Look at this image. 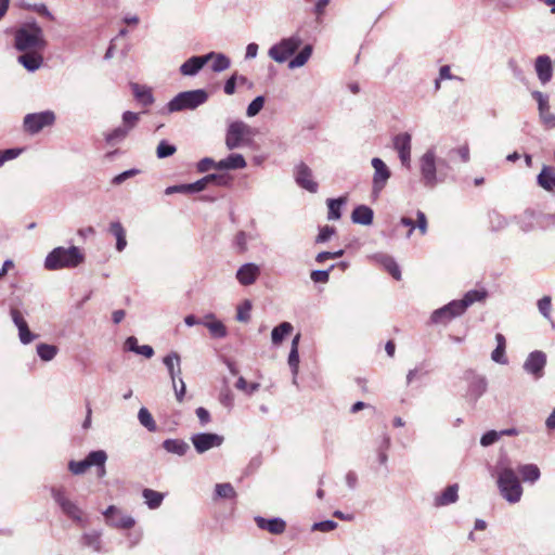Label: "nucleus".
Segmentation results:
<instances>
[{
  "label": "nucleus",
  "instance_id": "obj_1",
  "mask_svg": "<svg viewBox=\"0 0 555 555\" xmlns=\"http://www.w3.org/2000/svg\"><path fill=\"white\" fill-rule=\"evenodd\" d=\"M418 163L421 180L424 186L434 189L439 183L446 181L450 166L447 159L438 158L435 146L427 149L420 157Z\"/></svg>",
  "mask_w": 555,
  "mask_h": 555
},
{
  "label": "nucleus",
  "instance_id": "obj_2",
  "mask_svg": "<svg viewBox=\"0 0 555 555\" xmlns=\"http://www.w3.org/2000/svg\"><path fill=\"white\" fill-rule=\"evenodd\" d=\"M14 47L22 52L41 51L47 47L42 28L36 23H26L14 34Z\"/></svg>",
  "mask_w": 555,
  "mask_h": 555
},
{
  "label": "nucleus",
  "instance_id": "obj_3",
  "mask_svg": "<svg viewBox=\"0 0 555 555\" xmlns=\"http://www.w3.org/2000/svg\"><path fill=\"white\" fill-rule=\"evenodd\" d=\"M85 260V255L77 246L55 247L44 259V268L50 271L76 268Z\"/></svg>",
  "mask_w": 555,
  "mask_h": 555
},
{
  "label": "nucleus",
  "instance_id": "obj_4",
  "mask_svg": "<svg viewBox=\"0 0 555 555\" xmlns=\"http://www.w3.org/2000/svg\"><path fill=\"white\" fill-rule=\"evenodd\" d=\"M498 488L501 495L512 504L520 501L522 487L516 472L508 466H503L498 473Z\"/></svg>",
  "mask_w": 555,
  "mask_h": 555
},
{
  "label": "nucleus",
  "instance_id": "obj_5",
  "mask_svg": "<svg viewBox=\"0 0 555 555\" xmlns=\"http://www.w3.org/2000/svg\"><path fill=\"white\" fill-rule=\"evenodd\" d=\"M254 134V129L246 122L241 120L232 121L227 128L224 144L230 151L249 146Z\"/></svg>",
  "mask_w": 555,
  "mask_h": 555
},
{
  "label": "nucleus",
  "instance_id": "obj_6",
  "mask_svg": "<svg viewBox=\"0 0 555 555\" xmlns=\"http://www.w3.org/2000/svg\"><path fill=\"white\" fill-rule=\"evenodd\" d=\"M208 100V94L203 89L183 91L178 93L167 104L168 113L195 109Z\"/></svg>",
  "mask_w": 555,
  "mask_h": 555
},
{
  "label": "nucleus",
  "instance_id": "obj_7",
  "mask_svg": "<svg viewBox=\"0 0 555 555\" xmlns=\"http://www.w3.org/2000/svg\"><path fill=\"white\" fill-rule=\"evenodd\" d=\"M301 42L297 35L283 38L269 49L268 55L276 63H284L299 49Z\"/></svg>",
  "mask_w": 555,
  "mask_h": 555
},
{
  "label": "nucleus",
  "instance_id": "obj_8",
  "mask_svg": "<svg viewBox=\"0 0 555 555\" xmlns=\"http://www.w3.org/2000/svg\"><path fill=\"white\" fill-rule=\"evenodd\" d=\"M374 169L372 178V195L378 197L391 177V171L382 158L374 157L371 160Z\"/></svg>",
  "mask_w": 555,
  "mask_h": 555
},
{
  "label": "nucleus",
  "instance_id": "obj_9",
  "mask_svg": "<svg viewBox=\"0 0 555 555\" xmlns=\"http://www.w3.org/2000/svg\"><path fill=\"white\" fill-rule=\"evenodd\" d=\"M51 495L66 516H68L74 521L80 522L82 520L81 509L75 502L70 501L66 496L64 488H51Z\"/></svg>",
  "mask_w": 555,
  "mask_h": 555
},
{
  "label": "nucleus",
  "instance_id": "obj_10",
  "mask_svg": "<svg viewBox=\"0 0 555 555\" xmlns=\"http://www.w3.org/2000/svg\"><path fill=\"white\" fill-rule=\"evenodd\" d=\"M195 451L203 454L211 449L219 448L224 442V437L216 433H197L190 437Z\"/></svg>",
  "mask_w": 555,
  "mask_h": 555
},
{
  "label": "nucleus",
  "instance_id": "obj_11",
  "mask_svg": "<svg viewBox=\"0 0 555 555\" xmlns=\"http://www.w3.org/2000/svg\"><path fill=\"white\" fill-rule=\"evenodd\" d=\"M55 121V114L52 111L27 114L24 117V128L27 132L35 134L44 127L52 126Z\"/></svg>",
  "mask_w": 555,
  "mask_h": 555
},
{
  "label": "nucleus",
  "instance_id": "obj_12",
  "mask_svg": "<svg viewBox=\"0 0 555 555\" xmlns=\"http://www.w3.org/2000/svg\"><path fill=\"white\" fill-rule=\"evenodd\" d=\"M465 379L468 382L466 398L469 402L475 403L487 391V378L473 371H468L465 373Z\"/></svg>",
  "mask_w": 555,
  "mask_h": 555
},
{
  "label": "nucleus",
  "instance_id": "obj_13",
  "mask_svg": "<svg viewBox=\"0 0 555 555\" xmlns=\"http://www.w3.org/2000/svg\"><path fill=\"white\" fill-rule=\"evenodd\" d=\"M546 365V354L543 351L535 350L528 354L524 362V370L531 375L535 380L544 375Z\"/></svg>",
  "mask_w": 555,
  "mask_h": 555
},
{
  "label": "nucleus",
  "instance_id": "obj_14",
  "mask_svg": "<svg viewBox=\"0 0 555 555\" xmlns=\"http://www.w3.org/2000/svg\"><path fill=\"white\" fill-rule=\"evenodd\" d=\"M103 516L108 526L118 529H130L134 526L135 520L130 515H124L121 511L115 505H109L104 512Z\"/></svg>",
  "mask_w": 555,
  "mask_h": 555
},
{
  "label": "nucleus",
  "instance_id": "obj_15",
  "mask_svg": "<svg viewBox=\"0 0 555 555\" xmlns=\"http://www.w3.org/2000/svg\"><path fill=\"white\" fill-rule=\"evenodd\" d=\"M464 313V310L462 309L461 305L457 300H452L448 305L436 309L431 315L430 321L434 324H447L452 319L460 317Z\"/></svg>",
  "mask_w": 555,
  "mask_h": 555
},
{
  "label": "nucleus",
  "instance_id": "obj_16",
  "mask_svg": "<svg viewBox=\"0 0 555 555\" xmlns=\"http://www.w3.org/2000/svg\"><path fill=\"white\" fill-rule=\"evenodd\" d=\"M296 183L310 193H317L319 184L313 180L312 170L305 164L300 163L296 166L294 172Z\"/></svg>",
  "mask_w": 555,
  "mask_h": 555
},
{
  "label": "nucleus",
  "instance_id": "obj_17",
  "mask_svg": "<svg viewBox=\"0 0 555 555\" xmlns=\"http://www.w3.org/2000/svg\"><path fill=\"white\" fill-rule=\"evenodd\" d=\"M534 69L539 81L542 85H546L551 81L553 75L552 60L548 55H539L535 59Z\"/></svg>",
  "mask_w": 555,
  "mask_h": 555
},
{
  "label": "nucleus",
  "instance_id": "obj_18",
  "mask_svg": "<svg viewBox=\"0 0 555 555\" xmlns=\"http://www.w3.org/2000/svg\"><path fill=\"white\" fill-rule=\"evenodd\" d=\"M260 275V267L254 262H248L240 267L236 272L237 281L244 285H251Z\"/></svg>",
  "mask_w": 555,
  "mask_h": 555
},
{
  "label": "nucleus",
  "instance_id": "obj_19",
  "mask_svg": "<svg viewBox=\"0 0 555 555\" xmlns=\"http://www.w3.org/2000/svg\"><path fill=\"white\" fill-rule=\"evenodd\" d=\"M163 363L166 366L170 379L172 382V387L176 388V380L181 377V358L178 352L172 351L168 353L164 359Z\"/></svg>",
  "mask_w": 555,
  "mask_h": 555
},
{
  "label": "nucleus",
  "instance_id": "obj_20",
  "mask_svg": "<svg viewBox=\"0 0 555 555\" xmlns=\"http://www.w3.org/2000/svg\"><path fill=\"white\" fill-rule=\"evenodd\" d=\"M210 61L209 55L192 56L180 66L183 76H195Z\"/></svg>",
  "mask_w": 555,
  "mask_h": 555
},
{
  "label": "nucleus",
  "instance_id": "obj_21",
  "mask_svg": "<svg viewBox=\"0 0 555 555\" xmlns=\"http://www.w3.org/2000/svg\"><path fill=\"white\" fill-rule=\"evenodd\" d=\"M257 526L262 530H268L272 534H281L285 531L286 522L282 518L266 519L261 516L255 518Z\"/></svg>",
  "mask_w": 555,
  "mask_h": 555
},
{
  "label": "nucleus",
  "instance_id": "obj_22",
  "mask_svg": "<svg viewBox=\"0 0 555 555\" xmlns=\"http://www.w3.org/2000/svg\"><path fill=\"white\" fill-rule=\"evenodd\" d=\"M247 166V163L242 154L232 153L228 157L217 163L218 170H236L243 169Z\"/></svg>",
  "mask_w": 555,
  "mask_h": 555
},
{
  "label": "nucleus",
  "instance_id": "obj_23",
  "mask_svg": "<svg viewBox=\"0 0 555 555\" xmlns=\"http://www.w3.org/2000/svg\"><path fill=\"white\" fill-rule=\"evenodd\" d=\"M203 325L208 328L211 336L215 338H223L228 334L224 324L221 321L216 320L215 314L212 313H208L204 317Z\"/></svg>",
  "mask_w": 555,
  "mask_h": 555
},
{
  "label": "nucleus",
  "instance_id": "obj_24",
  "mask_svg": "<svg viewBox=\"0 0 555 555\" xmlns=\"http://www.w3.org/2000/svg\"><path fill=\"white\" fill-rule=\"evenodd\" d=\"M457 492H459L457 483L448 486L441 492V494H439L435 498V502H434L435 506L440 507V506H447V505L455 503L459 499Z\"/></svg>",
  "mask_w": 555,
  "mask_h": 555
},
{
  "label": "nucleus",
  "instance_id": "obj_25",
  "mask_svg": "<svg viewBox=\"0 0 555 555\" xmlns=\"http://www.w3.org/2000/svg\"><path fill=\"white\" fill-rule=\"evenodd\" d=\"M373 209L365 205L357 206L351 214V220L357 224L370 225L373 222Z\"/></svg>",
  "mask_w": 555,
  "mask_h": 555
},
{
  "label": "nucleus",
  "instance_id": "obj_26",
  "mask_svg": "<svg viewBox=\"0 0 555 555\" xmlns=\"http://www.w3.org/2000/svg\"><path fill=\"white\" fill-rule=\"evenodd\" d=\"M537 181L545 191H555V169L548 166H543L541 172L538 175Z\"/></svg>",
  "mask_w": 555,
  "mask_h": 555
},
{
  "label": "nucleus",
  "instance_id": "obj_27",
  "mask_svg": "<svg viewBox=\"0 0 555 555\" xmlns=\"http://www.w3.org/2000/svg\"><path fill=\"white\" fill-rule=\"evenodd\" d=\"M374 259L379 262L397 281L401 280V271L395 259L386 254H376Z\"/></svg>",
  "mask_w": 555,
  "mask_h": 555
},
{
  "label": "nucleus",
  "instance_id": "obj_28",
  "mask_svg": "<svg viewBox=\"0 0 555 555\" xmlns=\"http://www.w3.org/2000/svg\"><path fill=\"white\" fill-rule=\"evenodd\" d=\"M163 448L168 452L179 456H183L190 450V446L182 439H166Z\"/></svg>",
  "mask_w": 555,
  "mask_h": 555
},
{
  "label": "nucleus",
  "instance_id": "obj_29",
  "mask_svg": "<svg viewBox=\"0 0 555 555\" xmlns=\"http://www.w3.org/2000/svg\"><path fill=\"white\" fill-rule=\"evenodd\" d=\"M17 61L29 72L39 69L43 63V59L40 54L28 53V51L20 55Z\"/></svg>",
  "mask_w": 555,
  "mask_h": 555
},
{
  "label": "nucleus",
  "instance_id": "obj_30",
  "mask_svg": "<svg viewBox=\"0 0 555 555\" xmlns=\"http://www.w3.org/2000/svg\"><path fill=\"white\" fill-rule=\"evenodd\" d=\"M109 232L116 238V249L122 251L127 246L126 231L119 221H114L109 224Z\"/></svg>",
  "mask_w": 555,
  "mask_h": 555
},
{
  "label": "nucleus",
  "instance_id": "obj_31",
  "mask_svg": "<svg viewBox=\"0 0 555 555\" xmlns=\"http://www.w3.org/2000/svg\"><path fill=\"white\" fill-rule=\"evenodd\" d=\"M142 496L150 509L158 508L165 498L164 493L147 488L142 491Z\"/></svg>",
  "mask_w": 555,
  "mask_h": 555
},
{
  "label": "nucleus",
  "instance_id": "obj_32",
  "mask_svg": "<svg viewBox=\"0 0 555 555\" xmlns=\"http://www.w3.org/2000/svg\"><path fill=\"white\" fill-rule=\"evenodd\" d=\"M293 325L289 322H282L271 332V340L273 345H280L285 336L293 332Z\"/></svg>",
  "mask_w": 555,
  "mask_h": 555
},
{
  "label": "nucleus",
  "instance_id": "obj_33",
  "mask_svg": "<svg viewBox=\"0 0 555 555\" xmlns=\"http://www.w3.org/2000/svg\"><path fill=\"white\" fill-rule=\"evenodd\" d=\"M128 134H129V132L120 126V127L113 129L109 132H106L104 134V139H105V142L107 145L116 146V145L120 144L121 142H124L125 139L128 137Z\"/></svg>",
  "mask_w": 555,
  "mask_h": 555
},
{
  "label": "nucleus",
  "instance_id": "obj_34",
  "mask_svg": "<svg viewBox=\"0 0 555 555\" xmlns=\"http://www.w3.org/2000/svg\"><path fill=\"white\" fill-rule=\"evenodd\" d=\"M132 91L135 99L144 106H149L154 102V96L150 88L140 86L138 83L132 85Z\"/></svg>",
  "mask_w": 555,
  "mask_h": 555
},
{
  "label": "nucleus",
  "instance_id": "obj_35",
  "mask_svg": "<svg viewBox=\"0 0 555 555\" xmlns=\"http://www.w3.org/2000/svg\"><path fill=\"white\" fill-rule=\"evenodd\" d=\"M347 203L346 196H340L338 198H331L327 199V207H328V220H338L341 217V206Z\"/></svg>",
  "mask_w": 555,
  "mask_h": 555
},
{
  "label": "nucleus",
  "instance_id": "obj_36",
  "mask_svg": "<svg viewBox=\"0 0 555 555\" xmlns=\"http://www.w3.org/2000/svg\"><path fill=\"white\" fill-rule=\"evenodd\" d=\"M206 55L212 60L211 69L216 73L223 72L231 65L230 59L223 53L209 52Z\"/></svg>",
  "mask_w": 555,
  "mask_h": 555
},
{
  "label": "nucleus",
  "instance_id": "obj_37",
  "mask_svg": "<svg viewBox=\"0 0 555 555\" xmlns=\"http://www.w3.org/2000/svg\"><path fill=\"white\" fill-rule=\"evenodd\" d=\"M486 296H487V293L485 291L473 289V291L467 292L464 295V297L457 301L465 312L469 306H472L473 304H475L477 301L483 300L486 298Z\"/></svg>",
  "mask_w": 555,
  "mask_h": 555
},
{
  "label": "nucleus",
  "instance_id": "obj_38",
  "mask_svg": "<svg viewBox=\"0 0 555 555\" xmlns=\"http://www.w3.org/2000/svg\"><path fill=\"white\" fill-rule=\"evenodd\" d=\"M518 472L521 475L524 481L532 483L539 480L541 476L540 469L535 464L521 465L519 466Z\"/></svg>",
  "mask_w": 555,
  "mask_h": 555
},
{
  "label": "nucleus",
  "instance_id": "obj_39",
  "mask_svg": "<svg viewBox=\"0 0 555 555\" xmlns=\"http://www.w3.org/2000/svg\"><path fill=\"white\" fill-rule=\"evenodd\" d=\"M311 54H312V47L309 44L305 46L299 51V53L294 59H292L289 61L288 68L295 69V68H299V67L304 66L310 59Z\"/></svg>",
  "mask_w": 555,
  "mask_h": 555
},
{
  "label": "nucleus",
  "instance_id": "obj_40",
  "mask_svg": "<svg viewBox=\"0 0 555 555\" xmlns=\"http://www.w3.org/2000/svg\"><path fill=\"white\" fill-rule=\"evenodd\" d=\"M82 543L94 552H102V541L100 531H90L82 535Z\"/></svg>",
  "mask_w": 555,
  "mask_h": 555
},
{
  "label": "nucleus",
  "instance_id": "obj_41",
  "mask_svg": "<svg viewBox=\"0 0 555 555\" xmlns=\"http://www.w3.org/2000/svg\"><path fill=\"white\" fill-rule=\"evenodd\" d=\"M36 349L38 357L46 362L53 360L59 351L56 346L44 343L37 345Z\"/></svg>",
  "mask_w": 555,
  "mask_h": 555
},
{
  "label": "nucleus",
  "instance_id": "obj_42",
  "mask_svg": "<svg viewBox=\"0 0 555 555\" xmlns=\"http://www.w3.org/2000/svg\"><path fill=\"white\" fill-rule=\"evenodd\" d=\"M412 137L408 132H402L393 138V147L398 153L411 151Z\"/></svg>",
  "mask_w": 555,
  "mask_h": 555
},
{
  "label": "nucleus",
  "instance_id": "obj_43",
  "mask_svg": "<svg viewBox=\"0 0 555 555\" xmlns=\"http://www.w3.org/2000/svg\"><path fill=\"white\" fill-rule=\"evenodd\" d=\"M140 424L145 427L149 431H156V423L146 408H141L138 413Z\"/></svg>",
  "mask_w": 555,
  "mask_h": 555
},
{
  "label": "nucleus",
  "instance_id": "obj_44",
  "mask_svg": "<svg viewBox=\"0 0 555 555\" xmlns=\"http://www.w3.org/2000/svg\"><path fill=\"white\" fill-rule=\"evenodd\" d=\"M107 460V454L103 450L91 451L87 456L86 461L89 463V467L103 466Z\"/></svg>",
  "mask_w": 555,
  "mask_h": 555
},
{
  "label": "nucleus",
  "instance_id": "obj_45",
  "mask_svg": "<svg viewBox=\"0 0 555 555\" xmlns=\"http://www.w3.org/2000/svg\"><path fill=\"white\" fill-rule=\"evenodd\" d=\"M216 498L220 499H233L236 495V492L233 486L229 482L217 483L215 487Z\"/></svg>",
  "mask_w": 555,
  "mask_h": 555
},
{
  "label": "nucleus",
  "instance_id": "obj_46",
  "mask_svg": "<svg viewBox=\"0 0 555 555\" xmlns=\"http://www.w3.org/2000/svg\"><path fill=\"white\" fill-rule=\"evenodd\" d=\"M287 362H288V365H289L292 374H293V384H297V375H298V371H299V352H298V350H295V348H291Z\"/></svg>",
  "mask_w": 555,
  "mask_h": 555
},
{
  "label": "nucleus",
  "instance_id": "obj_47",
  "mask_svg": "<svg viewBox=\"0 0 555 555\" xmlns=\"http://www.w3.org/2000/svg\"><path fill=\"white\" fill-rule=\"evenodd\" d=\"M122 128L130 132L139 122L140 114L127 111L121 116Z\"/></svg>",
  "mask_w": 555,
  "mask_h": 555
},
{
  "label": "nucleus",
  "instance_id": "obj_48",
  "mask_svg": "<svg viewBox=\"0 0 555 555\" xmlns=\"http://www.w3.org/2000/svg\"><path fill=\"white\" fill-rule=\"evenodd\" d=\"M176 151L177 149L175 145H171L167 141L163 140L157 145L156 155L158 158H166L173 155Z\"/></svg>",
  "mask_w": 555,
  "mask_h": 555
},
{
  "label": "nucleus",
  "instance_id": "obj_49",
  "mask_svg": "<svg viewBox=\"0 0 555 555\" xmlns=\"http://www.w3.org/2000/svg\"><path fill=\"white\" fill-rule=\"evenodd\" d=\"M264 105V98L262 95L256 96L247 106L246 115L248 117L256 116Z\"/></svg>",
  "mask_w": 555,
  "mask_h": 555
},
{
  "label": "nucleus",
  "instance_id": "obj_50",
  "mask_svg": "<svg viewBox=\"0 0 555 555\" xmlns=\"http://www.w3.org/2000/svg\"><path fill=\"white\" fill-rule=\"evenodd\" d=\"M251 304L249 300H245L238 308L236 313V320L240 322H248L250 320Z\"/></svg>",
  "mask_w": 555,
  "mask_h": 555
},
{
  "label": "nucleus",
  "instance_id": "obj_51",
  "mask_svg": "<svg viewBox=\"0 0 555 555\" xmlns=\"http://www.w3.org/2000/svg\"><path fill=\"white\" fill-rule=\"evenodd\" d=\"M540 313L547 320L551 319L552 300L550 296H544L538 301Z\"/></svg>",
  "mask_w": 555,
  "mask_h": 555
},
{
  "label": "nucleus",
  "instance_id": "obj_52",
  "mask_svg": "<svg viewBox=\"0 0 555 555\" xmlns=\"http://www.w3.org/2000/svg\"><path fill=\"white\" fill-rule=\"evenodd\" d=\"M90 468L89 463H87L86 459L82 461H70L68 463V469L74 475H82L86 473V470Z\"/></svg>",
  "mask_w": 555,
  "mask_h": 555
},
{
  "label": "nucleus",
  "instance_id": "obj_53",
  "mask_svg": "<svg viewBox=\"0 0 555 555\" xmlns=\"http://www.w3.org/2000/svg\"><path fill=\"white\" fill-rule=\"evenodd\" d=\"M209 179H211V177L205 176L193 183H188L189 193H198L204 191L209 185Z\"/></svg>",
  "mask_w": 555,
  "mask_h": 555
},
{
  "label": "nucleus",
  "instance_id": "obj_54",
  "mask_svg": "<svg viewBox=\"0 0 555 555\" xmlns=\"http://www.w3.org/2000/svg\"><path fill=\"white\" fill-rule=\"evenodd\" d=\"M207 177H211V179H209V184L214 183L218 186H229L232 183V178L228 175L210 173L207 175Z\"/></svg>",
  "mask_w": 555,
  "mask_h": 555
},
{
  "label": "nucleus",
  "instance_id": "obj_55",
  "mask_svg": "<svg viewBox=\"0 0 555 555\" xmlns=\"http://www.w3.org/2000/svg\"><path fill=\"white\" fill-rule=\"evenodd\" d=\"M501 437L500 431L496 430H489L486 434L482 435L480 439V444L482 447H489L493 443H495Z\"/></svg>",
  "mask_w": 555,
  "mask_h": 555
},
{
  "label": "nucleus",
  "instance_id": "obj_56",
  "mask_svg": "<svg viewBox=\"0 0 555 555\" xmlns=\"http://www.w3.org/2000/svg\"><path fill=\"white\" fill-rule=\"evenodd\" d=\"M334 268L332 264L328 270H314L311 272V280L314 283H326L330 279V271Z\"/></svg>",
  "mask_w": 555,
  "mask_h": 555
},
{
  "label": "nucleus",
  "instance_id": "obj_57",
  "mask_svg": "<svg viewBox=\"0 0 555 555\" xmlns=\"http://www.w3.org/2000/svg\"><path fill=\"white\" fill-rule=\"evenodd\" d=\"M531 95L538 102L539 113L550 108L548 96L546 94L541 91H533Z\"/></svg>",
  "mask_w": 555,
  "mask_h": 555
},
{
  "label": "nucleus",
  "instance_id": "obj_58",
  "mask_svg": "<svg viewBox=\"0 0 555 555\" xmlns=\"http://www.w3.org/2000/svg\"><path fill=\"white\" fill-rule=\"evenodd\" d=\"M336 527H337V522H335L334 520H323V521L314 522L312 525V530L330 532V531L336 529Z\"/></svg>",
  "mask_w": 555,
  "mask_h": 555
},
{
  "label": "nucleus",
  "instance_id": "obj_59",
  "mask_svg": "<svg viewBox=\"0 0 555 555\" xmlns=\"http://www.w3.org/2000/svg\"><path fill=\"white\" fill-rule=\"evenodd\" d=\"M344 249H339L336 251H321L317 255L315 261L319 263H323L327 259L340 258L344 255Z\"/></svg>",
  "mask_w": 555,
  "mask_h": 555
},
{
  "label": "nucleus",
  "instance_id": "obj_60",
  "mask_svg": "<svg viewBox=\"0 0 555 555\" xmlns=\"http://www.w3.org/2000/svg\"><path fill=\"white\" fill-rule=\"evenodd\" d=\"M21 152L22 150L20 149H8L0 151V167L3 166L5 162L16 158Z\"/></svg>",
  "mask_w": 555,
  "mask_h": 555
},
{
  "label": "nucleus",
  "instance_id": "obj_61",
  "mask_svg": "<svg viewBox=\"0 0 555 555\" xmlns=\"http://www.w3.org/2000/svg\"><path fill=\"white\" fill-rule=\"evenodd\" d=\"M18 337L22 344L27 345L31 343L37 335L33 334L29 328L28 324L26 326H20L18 328Z\"/></svg>",
  "mask_w": 555,
  "mask_h": 555
},
{
  "label": "nucleus",
  "instance_id": "obj_62",
  "mask_svg": "<svg viewBox=\"0 0 555 555\" xmlns=\"http://www.w3.org/2000/svg\"><path fill=\"white\" fill-rule=\"evenodd\" d=\"M217 163L210 157H205L197 163V170L199 172H207L211 168L217 169Z\"/></svg>",
  "mask_w": 555,
  "mask_h": 555
},
{
  "label": "nucleus",
  "instance_id": "obj_63",
  "mask_svg": "<svg viewBox=\"0 0 555 555\" xmlns=\"http://www.w3.org/2000/svg\"><path fill=\"white\" fill-rule=\"evenodd\" d=\"M334 233H335V229L333 227L325 225L320 230L315 242L317 243L327 242L334 235Z\"/></svg>",
  "mask_w": 555,
  "mask_h": 555
},
{
  "label": "nucleus",
  "instance_id": "obj_64",
  "mask_svg": "<svg viewBox=\"0 0 555 555\" xmlns=\"http://www.w3.org/2000/svg\"><path fill=\"white\" fill-rule=\"evenodd\" d=\"M540 118L547 128H555V115L551 113L550 108L539 113Z\"/></svg>",
  "mask_w": 555,
  "mask_h": 555
}]
</instances>
